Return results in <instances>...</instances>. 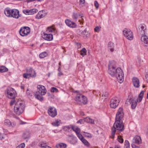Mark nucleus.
I'll return each instance as SVG.
<instances>
[{
    "label": "nucleus",
    "mask_w": 148,
    "mask_h": 148,
    "mask_svg": "<svg viewBox=\"0 0 148 148\" xmlns=\"http://www.w3.org/2000/svg\"><path fill=\"white\" fill-rule=\"evenodd\" d=\"M65 23L67 26L71 28H74L77 26V25L75 23L69 19L66 20Z\"/></svg>",
    "instance_id": "17"
},
{
    "label": "nucleus",
    "mask_w": 148,
    "mask_h": 148,
    "mask_svg": "<svg viewBox=\"0 0 148 148\" xmlns=\"http://www.w3.org/2000/svg\"><path fill=\"white\" fill-rule=\"evenodd\" d=\"M43 38L47 41H51L53 38V35L51 34H47L45 33L43 36Z\"/></svg>",
    "instance_id": "18"
},
{
    "label": "nucleus",
    "mask_w": 148,
    "mask_h": 148,
    "mask_svg": "<svg viewBox=\"0 0 148 148\" xmlns=\"http://www.w3.org/2000/svg\"><path fill=\"white\" fill-rule=\"evenodd\" d=\"M80 16L81 14H80L78 13H74L72 15V18L74 20L76 21L78 17Z\"/></svg>",
    "instance_id": "29"
},
{
    "label": "nucleus",
    "mask_w": 148,
    "mask_h": 148,
    "mask_svg": "<svg viewBox=\"0 0 148 148\" xmlns=\"http://www.w3.org/2000/svg\"><path fill=\"white\" fill-rule=\"evenodd\" d=\"M46 14L43 11H40L36 15V18L37 19H40L45 16Z\"/></svg>",
    "instance_id": "24"
},
{
    "label": "nucleus",
    "mask_w": 148,
    "mask_h": 148,
    "mask_svg": "<svg viewBox=\"0 0 148 148\" xmlns=\"http://www.w3.org/2000/svg\"><path fill=\"white\" fill-rule=\"evenodd\" d=\"M101 28L100 26H97L94 28V31L95 32H98L100 31Z\"/></svg>",
    "instance_id": "43"
},
{
    "label": "nucleus",
    "mask_w": 148,
    "mask_h": 148,
    "mask_svg": "<svg viewBox=\"0 0 148 148\" xmlns=\"http://www.w3.org/2000/svg\"><path fill=\"white\" fill-rule=\"evenodd\" d=\"M39 146L40 147H45L46 146H48L47 145L46 143H44V142H41L39 144Z\"/></svg>",
    "instance_id": "41"
},
{
    "label": "nucleus",
    "mask_w": 148,
    "mask_h": 148,
    "mask_svg": "<svg viewBox=\"0 0 148 148\" xmlns=\"http://www.w3.org/2000/svg\"><path fill=\"white\" fill-rule=\"evenodd\" d=\"M142 44L145 46H148V38L146 35H142L140 38Z\"/></svg>",
    "instance_id": "16"
},
{
    "label": "nucleus",
    "mask_w": 148,
    "mask_h": 148,
    "mask_svg": "<svg viewBox=\"0 0 148 148\" xmlns=\"http://www.w3.org/2000/svg\"><path fill=\"white\" fill-rule=\"evenodd\" d=\"M8 71V69L5 66H2L0 67V72L3 73L7 72Z\"/></svg>",
    "instance_id": "33"
},
{
    "label": "nucleus",
    "mask_w": 148,
    "mask_h": 148,
    "mask_svg": "<svg viewBox=\"0 0 148 148\" xmlns=\"http://www.w3.org/2000/svg\"><path fill=\"white\" fill-rule=\"evenodd\" d=\"M66 146L67 145L66 144L60 143L56 145L55 148H66Z\"/></svg>",
    "instance_id": "25"
},
{
    "label": "nucleus",
    "mask_w": 148,
    "mask_h": 148,
    "mask_svg": "<svg viewBox=\"0 0 148 148\" xmlns=\"http://www.w3.org/2000/svg\"><path fill=\"white\" fill-rule=\"evenodd\" d=\"M132 82L134 86L136 88H138L140 86L139 79L136 77H134L132 79Z\"/></svg>",
    "instance_id": "22"
},
{
    "label": "nucleus",
    "mask_w": 148,
    "mask_h": 148,
    "mask_svg": "<svg viewBox=\"0 0 148 148\" xmlns=\"http://www.w3.org/2000/svg\"><path fill=\"white\" fill-rule=\"evenodd\" d=\"M28 3H29L31 2H32L34 1V0H25Z\"/></svg>",
    "instance_id": "58"
},
{
    "label": "nucleus",
    "mask_w": 148,
    "mask_h": 148,
    "mask_svg": "<svg viewBox=\"0 0 148 148\" xmlns=\"http://www.w3.org/2000/svg\"><path fill=\"white\" fill-rule=\"evenodd\" d=\"M85 3V0H79V4L81 5L84 4Z\"/></svg>",
    "instance_id": "55"
},
{
    "label": "nucleus",
    "mask_w": 148,
    "mask_h": 148,
    "mask_svg": "<svg viewBox=\"0 0 148 148\" xmlns=\"http://www.w3.org/2000/svg\"><path fill=\"white\" fill-rule=\"evenodd\" d=\"M37 11V10L36 9H33L30 10H29V14L30 15L36 13Z\"/></svg>",
    "instance_id": "39"
},
{
    "label": "nucleus",
    "mask_w": 148,
    "mask_h": 148,
    "mask_svg": "<svg viewBox=\"0 0 148 148\" xmlns=\"http://www.w3.org/2000/svg\"><path fill=\"white\" fill-rule=\"evenodd\" d=\"M123 35L128 40H132L133 38V35L132 32L130 29H125L123 30Z\"/></svg>",
    "instance_id": "9"
},
{
    "label": "nucleus",
    "mask_w": 148,
    "mask_h": 148,
    "mask_svg": "<svg viewBox=\"0 0 148 148\" xmlns=\"http://www.w3.org/2000/svg\"><path fill=\"white\" fill-rule=\"evenodd\" d=\"M25 105L23 101H19L15 104L14 111L17 115H19L22 113L25 109Z\"/></svg>",
    "instance_id": "5"
},
{
    "label": "nucleus",
    "mask_w": 148,
    "mask_h": 148,
    "mask_svg": "<svg viewBox=\"0 0 148 148\" xmlns=\"http://www.w3.org/2000/svg\"><path fill=\"white\" fill-rule=\"evenodd\" d=\"M67 139L69 142L73 145L75 144L77 142V138L73 135H68Z\"/></svg>",
    "instance_id": "13"
},
{
    "label": "nucleus",
    "mask_w": 148,
    "mask_h": 148,
    "mask_svg": "<svg viewBox=\"0 0 148 148\" xmlns=\"http://www.w3.org/2000/svg\"><path fill=\"white\" fill-rule=\"evenodd\" d=\"M130 103L131 104V108L132 109H134L137 105V101L134 99V98H130L129 99Z\"/></svg>",
    "instance_id": "20"
},
{
    "label": "nucleus",
    "mask_w": 148,
    "mask_h": 148,
    "mask_svg": "<svg viewBox=\"0 0 148 148\" xmlns=\"http://www.w3.org/2000/svg\"><path fill=\"white\" fill-rule=\"evenodd\" d=\"M47 31L48 33H51L53 35H55L57 33V30L54 25L48 27L47 29Z\"/></svg>",
    "instance_id": "15"
},
{
    "label": "nucleus",
    "mask_w": 148,
    "mask_h": 148,
    "mask_svg": "<svg viewBox=\"0 0 148 148\" xmlns=\"http://www.w3.org/2000/svg\"><path fill=\"white\" fill-rule=\"evenodd\" d=\"M94 5L96 8H98L99 7V4L97 1H94Z\"/></svg>",
    "instance_id": "53"
},
{
    "label": "nucleus",
    "mask_w": 148,
    "mask_h": 148,
    "mask_svg": "<svg viewBox=\"0 0 148 148\" xmlns=\"http://www.w3.org/2000/svg\"><path fill=\"white\" fill-rule=\"evenodd\" d=\"M72 129L77 134L80 133V129L78 127L76 126H72L71 127Z\"/></svg>",
    "instance_id": "27"
},
{
    "label": "nucleus",
    "mask_w": 148,
    "mask_h": 148,
    "mask_svg": "<svg viewBox=\"0 0 148 148\" xmlns=\"http://www.w3.org/2000/svg\"><path fill=\"white\" fill-rule=\"evenodd\" d=\"M85 122L88 123H90L92 124L94 123V121L92 119H91L89 117H87L84 118Z\"/></svg>",
    "instance_id": "26"
},
{
    "label": "nucleus",
    "mask_w": 148,
    "mask_h": 148,
    "mask_svg": "<svg viewBox=\"0 0 148 148\" xmlns=\"http://www.w3.org/2000/svg\"><path fill=\"white\" fill-rule=\"evenodd\" d=\"M64 129L65 131L69 132L71 130V127L69 126H66L64 127Z\"/></svg>",
    "instance_id": "46"
},
{
    "label": "nucleus",
    "mask_w": 148,
    "mask_h": 148,
    "mask_svg": "<svg viewBox=\"0 0 148 148\" xmlns=\"http://www.w3.org/2000/svg\"><path fill=\"white\" fill-rule=\"evenodd\" d=\"M4 13L8 17L17 19L20 16L19 11L15 9H11L9 8H6L4 10Z\"/></svg>",
    "instance_id": "2"
},
{
    "label": "nucleus",
    "mask_w": 148,
    "mask_h": 148,
    "mask_svg": "<svg viewBox=\"0 0 148 148\" xmlns=\"http://www.w3.org/2000/svg\"><path fill=\"white\" fill-rule=\"evenodd\" d=\"M23 13L26 15H30L29 10H23Z\"/></svg>",
    "instance_id": "50"
},
{
    "label": "nucleus",
    "mask_w": 148,
    "mask_h": 148,
    "mask_svg": "<svg viewBox=\"0 0 148 148\" xmlns=\"http://www.w3.org/2000/svg\"><path fill=\"white\" fill-rule=\"evenodd\" d=\"M77 137L81 141L84 138L80 133L77 134Z\"/></svg>",
    "instance_id": "49"
},
{
    "label": "nucleus",
    "mask_w": 148,
    "mask_h": 148,
    "mask_svg": "<svg viewBox=\"0 0 148 148\" xmlns=\"http://www.w3.org/2000/svg\"><path fill=\"white\" fill-rule=\"evenodd\" d=\"M26 72L28 73L31 74V76L32 77H35L36 76V73L35 71L32 68H27V69Z\"/></svg>",
    "instance_id": "19"
},
{
    "label": "nucleus",
    "mask_w": 148,
    "mask_h": 148,
    "mask_svg": "<svg viewBox=\"0 0 148 148\" xmlns=\"http://www.w3.org/2000/svg\"><path fill=\"white\" fill-rule=\"evenodd\" d=\"M117 140L121 143H123V139L121 136H118L117 137Z\"/></svg>",
    "instance_id": "42"
},
{
    "label": "nucleus",
    "mask_w": 148,
    "mask_h": 148,
    "mask_svg": "<svg viewBox=\"0 0 148 148\" xmlns=\"http://www.w3.org/2000/svg\"><path fill=\"white\" fill-rule=\"evenodd\" d=\"M146 81L148 83V72L146 73L145 75Z\"/></svg>",
    "instance_id": "57"
},
{
    "label": "nucleus",
    "mask_w": 148,
    "mask_h": 148,
    "mask_svg": "<svg viewBox=\"0 0 148 148\" xmlns=\"http://www.w3.org/2000/svg\"><path fill=\"white\" fill-rule=\"evenodd\" d=\"M25 147V144L24 143H23L18 146L16 148H24Z\"/></svg>",
    "instance_id": "44"
},
{
    "label": "nucleus",
    "mask_w": 148,
    "mask_h": 148,
    "mask_svg": "<svg viewBox=\"0 0 148 148\" xmlns=\"http://www.w3.org/2000/svg\"><path fill=\"white\" fill-rule=\"evenodd\" d=\"M81 34L84 37H88L89 36V34L87 32L86 29L82 31L81 32Z\"/></svg>",
    "instance_id": "30"
},
{
    "label": "nucleus",
    "mask_w": 148,
    "mask_h": 148,
    "mask_svg": "<svg viewBox=\"0 0 148 148\" xmlns=\"http://www.w3.org/2000/svg\"><path fill=\"white\" fill-rule=\"evenodd\" d=\"M4 138V135L0 132V139H2Z\"/></svg>",
    "instance_id": "56"
},
{
    "label": "nucleus",
    "mask_w": 148,
    "mask_h": 148,
    "mask_svg": "<svg viewBox=\"0 0 148 148\" xmlns=\"http://www.w3.org/2000/svg\"><path fill=\"white\" fill-rule=\"evenodd\" d=\"M124 129V125L120 120H116L114 126L112 128L111 135L110 137L113 139L114 137L116 130L119 131H122Z\"/></svg>",
    "instance_id": "3"
},
{
    "label": "nucleus",
    "mask_w": 148,
    "mask_h": 148,
    "mask_svg": "<svg viewBox=\"0 0 148 148\" xmlns=\"http://www.w3.org/2000/svg\"><path fill=\"white\" fill-rule=\"evenodd\" d=\"M23 138H28L29 137V135L28 133H27L26 134L24 133L23 135Z\"/></svg>",
    "instance_id": "48"
},
{
    "label": "nucleus",
    "mask_w": 148,
    "mask_h": 148,
    "mask_svg": "<svg viewBox=\"0 0 148 148\" xmlns=\"http://www.w3.org/2000/svg\"><path fill=\"white\" fill-rule=\"evenodd\" d=\"M30 28L27 27H22L20 29L19 33L20 35L23 36L28 35L30 32Z\"/></svg>",
    "instance_id": "11"
},
{
    "label": "nucleus",
    "mask_w": 148,
    "mask_h": 148,
    "mask_svg": "<svg viewBox=\"0 0 148 148\" xmlns=\"http://www.w3.org/2000/svg\"><path fill=\"white\" fill-rule=\"evenodd\" d=\"M5 92L6 97L10 99H14L16 96V91L14 88L12 87L8 88L5 90Z\"/></svg>",
    "instance_id": "6"
},
{
    "label": "nucleus",
    "mask_w": 148,
    "mask_h": 148,
    "mask_svg": "<svg viewBox=\"0 0 148 148\" xmlns=\"http://www.w3.org/2000/svg\"><path fill=\"white\" fill-rule=\"evenodd\" d=\"M41 148H51V147L49 146H46L45 147H42Z\"/></svg>",
    "instance_id": "64"
},
{
    "label": "nucleus",
    "mask_w": 148,
    "mask_h": 148,
    "mask_svg": "<svg viewBox=\"0 0 148 148\" xmlns=\"http://www.w3.org/2000/svg\"><path fill=\"white\" fill-rule=\"evenodd\" d=\"M51 91L52 92H58V89L55 87H52L51 89Z\"/></svg>",
    "instance_id": "45"
},
{
    "label": "nucleus",
    "mask_w": 148,
    "mask_h": 148,
    "mask_svg": "<svg viewBox=\"0 0 148 148\" xmlns=\"http://www.w3.org/2000/svg\"><path fill=\"white\" fill-rule=\"evenodd\" d=\"M53 132L55 133H57L59 132L57 130H54L53 131Z\"/></svg>",
    "instance_id": "59"
},
{
    "label": "nucleus",
    "mask_w": 148,
    "mask_h": 148,
    "mask_svg": "<svg viewBox=\"0 0 148 148\" xmlns=\"http://www.w3.org/2000/svg\"><path fill=\"white\" fill-rule=\"evenodd\" d=\"M81 141L87 147L89 146L90 144L84 138L82 139Z\"/></svg>",
    "instance_id": "34"
},
{
    "label": "nucleus",
    "mask_w": 148,
    "mask_h": 148,
    "mask_svg": "<svg viewBox=\"0 0 148 148\" xmlns=\"http://www.w3.org/2000/svg\"><path fill=\"white\" fill-rule=\"evenodd\" d=\"M60 120H56L52 123V124L54 126H58L60 125Z\"/></svg>",
    "instance_id": "32"
},
{
    "label": "nucleus",
    "mask_w": 148,
    "mask_h": 148,
    "mask_svg": "<svg viewBox=\"0 0 148 148\" xmlns=\"http://www.w3.org/2000/svg\"><path fill=\"white\" fill-rule=\"evenodd\" d=\"M37 88L38 91L35 93V97L38 100L42 101L43 99L42 95L46 94L47 90L44 86L40 85L38 86Z\"/></svg>",
    "instance_id": "4"
},
{
    "label": "nucleus",
    "mask_w": 148,
    "mask_h": 148,
    "mask_svg": "<svg viewBox=\"0 0 148 148\" xmlns=\"http://www.w3.org/2000/svg\"><path fill=\"white\" fill-rule=\"evenodd\" d=\"M34 1H38V2H41L43 1V0H34Z\"/></svg>",
    "instance_id": "63"
},
{
    "label": "nucleus",
    "mask_w": 148,
    "mask_h": 148,
    "mask_svg": "<svg viewBox=\"0 0 148 148\" xmlns=\"http://www.w3.org/2000/svg\"><path fill=\"white\" fill-rule=\"evenodd\" d=\"M15 102V101L14 100H11L10 102V104L11 106L14 105Z\"/></svg>",
    "instance_id": "54"
},
{
    "label": "nucleus",
    "mask_w": 148,
    "mask_h": 148,
    "mask_svg": "<svg viewBox=\"0 0 148 148\" xmlns=\"http://www.w3.org/2000/svg\"><path fill=\"white\" fill-rule=\"evenodd\" d=\"M124 146L125 148H130V143L128 140H126L125 141Z\"/></svg>",
    "instance_id": "38"
},
{
    "label": "nucleus",
    "mask_w": 148,
    "mask_h": 148,
    "mask_svg": "<svg viewBox=\"0 0 148 148\" xmlns=\"http://www.w3.org/2000/svg\"><path fill=\"white\" fill-rule=\"evenodd\" d=\"M83 132L84 133L83 135L85 136L90 138H91L92 137V136L91 134L85 132Z\"/></svg>",
    "instance_id": "40"
},
{
    "label": "nucleus",
    "mask_w": 148,
    "mask_h": 148,
    "mask_svg": "<svg viewBox=\"0 0 148 148\" xmlns=\"http://www.w3.org/2000/svg\"><path fill=\"white\" fill-rule=\"evenodd\" d=\"M47 53L46 52H44L40 53L39 55V57L40 58H43L47 56Z\"/></svg>",
    "instance_id": "35"
},
{
    "label": "nucleus",
    "mask_w": 148,
    "mask_h": 148,
    "mask_svg": "<svg viewBox=\"0 0 148 148\" xmlns=\"http://www.w3.org/2000/svg\"><path fill=\"white\" fill-rule=\"evenodd\" d=\"M4 123L6 125L9 127L12 126L13 127H14L16 125L15 123L14 122H11L8 119H6L5 120Z\"/></svg>",
    "instance_id": "23"
},
{
    "label": "nucleus",
    "mask_w": 148,
    "mask_h": 148,
    "mask_svg": "<svg viewBox=\"0 0 148 148\" xmlns=\"http://www.w3.org/2000/svg\"><path fill=\"white\" fill-rule=\"evenodd\" d=\"M58 76H60L63 75V73L61 71V69L60 66L59 67L58 69Z\"/></svg>",
    "instance_id": "47"
},
{
    "label": "nucleus",
    "mask_w": 148,
    "mask_h": 148,
    "mask_svg": "<svg viewBox=\"0 0 148 148\" xmlns=\"http://www.w3.org/2000/svg\"><path fill=\"white\" fill-rule=\"evenodd\" d=\"M108 72L113 77L116 75L117 80L119 83H121L123 82L124 79V73L120 68L116 69L115 66L112 64H110L108 65Z\"/></svg>",
    "instance_id": "1"
},
{
    "label": "nucleus",
    "mask_w": 148,
    "mask_h": 148,
    "mask_svg": "<svg viewBox=\"0 0 148 148\" xmlns=\"http://www.w3.org/2000/svg\"><path fill=\"white\" fill-rule=\"evenodd\" d=\"M146 27L144 24H141L139 28V33L142 35H144L146 32Z\"/></svg>",
    "instance_id": "21"
},
{
    "label": "nucleus",
    "mask_w": 148,
    "mask_h": 148,
    "mask_svg": "<svg viewBox=\"0 0 148 148\" xmlns=\"http://www.w3.org/2000/svg\"><path fill=\"white\" fill-rule=\"evenodd\" d=\"M141 143V140L140 137L139 136H135L132 140V147L133 148L138 147V145Z\"/></svg>",
    "instance_id": "7"
},
{
    "label": "nucleus",
    "mask_w": 148,
    "mask_h": 148,
    "mask_svg": "<svg viewBox=\"0 0 148 148\" xmlns=\"http://www.w3.org/2000/svg\"><path fill=\"white\" fill-rule=\"evenodd\" d=\"M114 44L112 42H109L108 43V48L112 52L114 50Z\"/></svg>",
    "instance_id": "28"
},
{
    "label": "nucleus",
    "mask_w": 148,
    "mask_h": 148,
    "mask_svg": "<svg viewBox=\"0 0 148 148\" xmlns=\"http://www.w3.org/2000/svg\"><path fill=\"white\" fill-rule=\"evenodd\" d=\"M31 74L28 73H25L23 74V77L26 79L29 78L31 77H32L31 76Z\"/></svg>",
    "instance_id": "37"
},
{
    "label": "nucleus",
    "mask_w": 148,
    "mask_h": 148,
    "mask_svg": "<svg viewBox=\"0 0 148 148\" xmlns=\"http://www.w3.org/2000/svg\"><path fill=\"white\" fill-rule=\"evenodd\" d=\"M144 92L143 91H142L139 96V97L137 101L139 102H140L142 100L143 98V96L144 95Z\"/></svg>",
    "instance_id": "31"
},
{
    "label": "nucleus",
    "mask_w": 148,
    "mask_h": 148,
    "mask_svg": "<svg viewBox=\"0 0 148 148\" xmlns=\"http://www.w3.org/2000/svg\"><path fill=\"white\" fill-rule=\"evenodd\" d=\"M76 101L79 103H82L84 104L87 103L88 100L87 97L77 93L76 96Z\"/></svg>",
    "instance_id": "8"
},
{
    "label": "nucleus",
    "mask_w": 148,
    "mask_h": 148,
    "mask_svg": "<svg viewBox=\"0 0 148 148\" xmlns=\"http://www.w3.org/2000/svg\"><path fill=\"white\" fill-rule=\"evenodd\" d=\"M3 132H4V133H7V132H8V130L6 129H3Z\"/></svg>",
    "instance_id": "60"
},
{
    "label": "nucleus",
    "mask_w": 148,
    "mask_h": 148,
    "mask_svg": "<svg viewBox=\"0 0 148 148\" xmlns=\"http://www.w3.org/2000/svg\"><path fill=\"white\" fill-rule=\"evenodd\" d=\"M85 122L84 118L83 119H80L79 121H78L77 122V123H80L81 124H83Z\"/></svg>",
    "instance_id": "51"
},
{
    "label": "nucleus",
    "mask_w": 148,
    "mask_h": 148,
    "mask_svg": "<svg viewBox=\"0 0 148 148\" xmlns=\"http://www.w3.org/2000/svg\"><path fill=\"white\" fill-rule=\"evenodd\" d=\"M120 101L119 99L117 97H113L110 100V106L111 108H115L118 106Z\"/></svg>",
    "instance_id": "10"
},
{
    "label": "nucleus",
    "mask_w": 148,
    "mask_h": 148,
    "mask_svg": "<svg viewBox=\"0 0 148 148\" xmlns=\"http://www.w3.org/2000/svg\"><path fill=\"white\" fill-rule=\"evenodd\" d=\"M86 49L84 48H83L80 51V54L83 56H84L86 54Z\"/></svg>",
    "instance_id": "36"
},
{
    "label": "nucleus",
    "mask_w": 148,
    "mask_h": 148,
    "mask_svg": "<svg viewBox=\"0 0 148 148\" xmlns=\"http://www.w3.org/2000/svg\"><path fill=\"white\" fill-rule=\"evenodd\" d=\"M49 115L53 117L55 116L57 114V112L56 109L54 107H50L48 110Z\"/></svg>",
    "instance_id": "14"
},
{
    "label": "nucleus",
    "mask_w": 148,
    "mask_h": 148,
    "mask_svg": "<svg viewBox=\"0 0 148 148\" xmlns=\"http://www.w3.org/2000/svg\"><path fill=\"white\" fill-rule=\"evenodd\" d=\"M108 95V93L107 92L105 91L103 93V94H102V96L103 97H105V98L106 99V97H107Z\"/></svg>",
    "instance_id": "52"
},
{
    "label": "nucleus",
    "mask_w": 148,
    "mask_h": 148,
    "mask_svg": "<svg viewBox=\"0 0 148 148\" xmlns=\"http://www.w3.org/2000/svg\"><path fill=\"white\" fill-rule=\"evenodd\" d=\"M25 123H26L25 122L21 121L20 123V124H25Z\"/></svg>",
    "instance_id": "61"
},
{
    "label": "nucleus",
    "mask_w": 148,
    "mask_h": 148,
    "mask_svg": "<svg viewBox=\"0 0 148 148\" xmlns=\"http://www.w3.org/2000/svg\"><path fill=\"white\" fill-rule=\"evenodd\" d=\"M123 108H119L116 113L115 117V120L116 121H121L123 117Z\"/></svg>",
    "instance_id": "12"
},
{
    "label": "nucleus",
    "mask_w": 148,
    "mask_h": 148,
    "mask_svg": "<svg viewBox=\"0 0 148 148\" xmlns=\"http://www.w3.org/2000/svg\"><path fill=\"white\" fill-rule=\"evenodd\" d=\"M21 88L22 89H24V86L23 85H21Z\"/></svg>",
    "instance_id": "62"
}]
</instances>
